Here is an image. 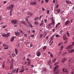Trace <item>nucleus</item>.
Instances as JSON below:
<instances>
[{"instance_id":"obj_1","label":"nucleus","mask_w":74,"mask_h":74,"mask_svg":"<svg viewBox=\"0 0 74 74\" xmlns=\"http://www.w3.org/2000/svg\"><path fill=\"white\" fill-rule=\"evenodd\" d=\"M11 22L12 24H16L17 23L18 21L17 20H13L11 21Z\"/></svg>"},{"instance_id":"obj_63","label":"nucleus","mask_w":74,"mask_h":74,"mask_svg":"<svg viewBox=\"0 0 74 74\" xmlns=\"http://www.w3.org/2000/svg\"><path fill=\"white\" fill-rule=\"evenodd\" d=\"M8 49V47H5L4 48V49Z\"/></svg>"},{"instance_id":"obj_30","label":"nucleus","mask_w":74,"mask_h":74,"mask_svg":"<svg viewBox=\"0 0 74 74\" xmlns=\"http://www.w3.org/2000/svg\"><path fill=\"white\" fill-rule=\"evenodd\" d=\"M29 26H30L31 28L33 27V26L32 25V24H29Z\"/></svg>"},{"instance_id":"obj_9","label":"nucleus","mask_w":74,"mask_h":74,"mask_svg":"<svg viewBox=\"0 0 74 74\" xmlns=\"http://www.w3.org/2000/svg\"><path fill=\"white\" fill-rule=\"evenodd\" d=\"M72 58H70L69 60V67H71V64H70V63H72Z\"/></svg>"},{"instance_id":"obj_45","label":"nucleus","mask_w":74,"mask_h":74,"mask_svg":"<svg viewBox=\"0 0 74 74\" xmlns=\"http://www.w3.org/2000/svg\"><path fill=\"white\" fill-rule=\"evenodd\" d=\"M18 70H19L18 68L17 69H16V73H18Z\"/></svg>"},{"instance_id":"obj_58","label":"nucleus","mask_w":74,"mask_h":74,"mask_svg":"<svg viewBox=\"0 0 74 74\" xmlns=\"http://www.w3.org/2000/svg\"><path fill=\"white\" fill-rule=\"evenodd\" d=\"M42 9L43 11H45V9H44V8L42 7Z\"/></svg>"},{"instance_id":"obj_20","label":"nucleus","mask_w":74,"mask_h":74,"mask_svg":"<svg viewBox=\"0 0 74 74\" xmlns=\"http://www.w3.org/2000/svg\"><path fill=\"white\" fill-rule=\"evenodd\" d=\"M34 24H35V25H39V23L36 21H35V22H34Z\"/></svg>"},{"instance_id":"obj_61","label":"nucleus","mask_w":74,"mask_h":74,"mask_svg":"<svg viewBox=\"0 0 74 74\" xmlns=\"http://www.w3.org/2000/svg\"><path fill=\"white\" fill-rule=\"evenodd\" d=\"M52 31H53V32H55V29H52Z\"/></svg>"},{"instance_id":"obj_40","label":"nucleus","mask_w":74,"mask_h":74,"mask_svg":"<svg viewBox=\"0 0 74 74\" xmlns=\"http://www.w3.org/2000/svg\"><path fill=\"white\" fill-rule=\"evenodd\" d=\"M43 24H44L42 23H41L40 24V25H39L40 26H42Z\"/></svg>"},{"instance_id":"obj_62","label":"nucleus","mask_w":74,"mask_h":74,"mask_svg":"<svg viewBox=\"0 0 74 74\" xmlns=\"http://www.w3.org/2000/svg\"><path fill=\"white\" fill-rule=\"evenodd\" d=\"M10 16H12V12H10Z\"/></svg>"},{"instance_id":"obj_46","label":"nucleus","mask_w":74,"mask_h":74,"mask_svg":"<svg viewBox=\"0 0 74 74\" xmlns=\"http://www.w3.org/2000/svg\"><path fill=\"white\" fill-rule=\"evenodd\" d=\"M60 37V36L58 35H56V37Z\"/></svg>"},{"instance_id":"obj_4","label":"nucleus","mask_w":74,"mask_h":74,"mask_svg":"<svg viewBox=\"0 0 74 74\" xmlns=\"http://www.w3.org/2000/svg\"><path fill=\"white\" fill-rule=\"evenodd\" d=\"M13 7H14V5H11L7 7H6V9H12L13 8Z\"/></svg>"},{"instance_id":"obj_5","label":"nucleus","mask_w":74,"mask_h":74,"mask_svg":"<svg viewBox=\"0 0 74 74\" xmlns=\"http://www.w3.org/2000/svg\"><path fill=\"white\" fill-rule=\"evenodd\" d=\"M62 71L63 72H64L65 73H66V74H69V72L67 71V69H63Z\"/></svg>"},{"instance_id":"obj_12","label":"nucleus","mask_w":74,"mask_h":74,"mask_svg":"<svg viewBox=\"0 0 74 74\" xmlns=\"http://www.w3.org/2000/svg\"><path fill=\"white\" fill-rule=\"evenodd\" d=\"M74 52V49H71L69 51V52L70 53H72Z\"/></svg>"},{"instance_id":"obj_7","label":"nucleus","mask_w":74,"mask_h":74,"mask_svg":"<svg viewBox=\"0 0 74 74\" xmlns=\"http://www.w3.org/2000/svg\"><path fill=\"white\" fill-rule=\"evenodd\" d=\"M36 55L37 56H39L41 55V53L39 51H37L36 53Z\"/></svg>"},{"instance_id":"obj_44","label":"nucleus","mask_w":74,"mask_h":74,"mask_svg":"<svg viewBox=\"0 0 74 74\" xmlns=\"http://www.w3.org/2000/svg\"><path fill=\"white\" fill-rule=\"evenodd\" d=\"M27 23L28 24H29V25L30 24H31V23H30V22L29 21H27Z\"/></svg>"},{"instance_id":"obj_17","label":"nucleus","mask_w":74,"mask_h":74,"mask_svg":"<svg viewBox=\"0 0 74 74\" xmlns=\"http://www.w3.org/2000/svg\"><path fill=\"white\" fill-rule=\"evenodd\" d=\"M66 60V58H63L62 60V62L64 63L65 61Z\"/></svg>"},{"instance_id":"obj_37","label":"nucleus","mask_w":74,"mask_h":74,"mask_svg":"<svg viewBox=\"0 0 74 74\" xmlns=\"http://www.w3.org/2000/svg\"><path fill=\"white\" fill-rule=\"evenodd\" d=\"M44 1H42L41 2V4H43V3H44Z\"/></svg>"},{"instance_id":"obj_29","label":"nucleus","mask_w":74,"mask_h":74,"mask_svg":"<svg viewBox=\"0 0 74 74\" xmlns=\"http://www.w3.org/2000/svg\"><path fill=\"white\" fill-rule=\"evenodd\" d=\"M28 15H30V16H32V15H33V14H32L31 13H29L28 14Z\"/></svg>"},{"instance_id":"obj_19","label":"nucleus","mask_w":74,"mask_h":74,"mask_svg":"<svg viewBox=\"0 0 74 74\" xmlns=\"http://www.w3.org/2000/svg\"><path fill=\"white\" fill-rule=\"evenodd\" d=\"M14 51H15V53L16 55H18V51L17 49H14Z\"/></svg>"},{"instance_id":"obj_10","label":"nucleus","mask_w":74,"mask_h":74,"mask_svg":"<svg viewBox=\"0 0 74 74\" xmlns=\"http://www.w3.org/2000/svg\"><path fill=\"white\" fill-rule=\"evenodd\" d=\"M59 66H56L55 67L54 69V70L53 71V72L54 73L56 72V70L58 68H59Z\"/></svg>"},{"instance_id":"obj_60","label":"nucleus","mask_w":74,"mask_h":74,"mask_svg":"<svg viewBox=\"0 0 74 74\" xmlns=\"http://www.w3.org/2000/svg\"><path fill=\"white\" fill-rule=\"evenodd\" d=\"M41 23H43V24H44V22H43V20H42V21H41Z\"/></svg>"},{"instance_id":"obj_36","label":"nucleus","mask_w":74,"mask_h":74,"mask_svg":"<svg viewBox=\"0 0 74 74\" xmlns=\"http://www.w3.org/2000/svg\"><path fill=\"white\" fill-rule=\"evenodd\" d=\"M50 12V10H47V14H49Z\"/></svg>"},{"instance_id":"obj_26","label":"nucleus","mask_w":74,"mask_h":74,"mask_svg":"<svg viewBox=\"0 0 74 74\" xmlns=\"http://www.w3.org/2000/svg\"><path fill=\"white\" fill-rule=\"evenodd\" d=\"M56 60H57V58H56L53 60H52V62H56Z\"/></svg>"},{"instance_id":"obj_23","label":"nucleus","mask_w":74,"mask_h":74,"mask_svg":"<svg viewBox=\"0 0 74 74\" xmlns=\"http://www.w3.org/2000/svg\"><path fill=\"white\" fill-rule=\"evenodd\" d=\"M39 19V17H37L34 19V20H35V21H37V20H38V19Z\"/></svg>"},{"instance_id":"obj_52","label":"nucleus","mask_w":74,"mask_h":74,"mask_svg":"<svg viewBox=\"0 0 74 74\" xmlns=\"http://www.w3.org/2000/svg\"><path fill=\"white\" fill-rule=\"evenodd\" d=\"M33 47V45L32 44V43H31L30 45V47Z\"/></svg>"},{"instance_id":"obj_50","label":"nucleus","mask_w":74,"mask_h":74,"mask_svg":"<svg viewBox=\"0 0 74 74\" xmlns=\"http://www.w3.org/2000/svg\"><path fill=\"white\" fill-rule=\"evenodd\" d=\"M48 36H47L46 37V40H48Z\"/></svg>"},{"instance_id":"obj_48","label":"nucleus","mask_w":74,"mask_h":74,"mask_svg":"<svg viewBox=\"0 0 74 74\" xmlns=\"http://www.w3.org/2000/svg\"><path fill=\"white\" fill-rule=\"evenodd\" d=\"M34 36V34L33 35H31V37H33Z\"/></svg>"},{"instance_id":"obj_18","label":"nucleus","mask_w":74,"mask_h":74,"mask_svg":"<svg viewBox=\"0 0 74 74\" xmlns=\"http://www.w3.org/2000/svg\"><path fill=\"white\" fill-rule=\"evenodd\" d=\"M55 21L53 19L52 20V22H51V23H50V24H51V25H55Z\"/></svg>"},{"instance_id":"obj_15","label":"nucleus","mask_w":74,"mask_h":74,"mask_svg":"<svg viewBox=\"0 0 74 74\" xmlns=\"http://www.w3.org/2000/svg\"><path fill=\"white\" fill-rule=\"evenodd\" d=\"M51 24L49 23L47 25V27H48V28H51Z\"/></svg>"},{"instance_id":"obj_24","label":"nucleus","mask_w":74,"mask_h":74,"mask_svg":"<svg viewBox=\"0 0 74 74\" xmlns=\"http://www.w3.org/2000/svg\"><path fill=\"white\" fill-rule=\"evenodd\" d=\"M21 23L22 24H24L25 25H26V24H27L26 23H25V22H24V21L21 22Z\"/></svg>"},{"instance_id":"obj_55","label":"nucleus","mask_w":74,"mask_h":74,"mask_svg":"<svg viewBox=\"0 0 74 74\" xmlns=\"http://www.w3.org/2000/svg\"><path fill=\"white\" fill-rule=\"evenodd\" d=\"M4 66H5L4 64H3L2 67L3 69H4Z\"/></svg>"},{"instance_id":"obj_3","label":"nucleus","mask_w":74,"mask_h":74,"mask_svg":"<svg viewBox=\"0 0 74 74\" xmlns=\"http://www.w3.org/2000/svg\"><path fill=\"white\" fill-rule=\"evenodd\" d=\"M10 33H8L7 34H2V36H4L5 37H8L10 36Z\"/></svg>"},{"instance_id":"obj_34","label":"nucleus","mask_w":74,"mask_h":74,"mask_svg":"<svg viewBox=\"0 0 74 74\" xmlns=\"http://www.w3.org/2000/svg\"><path fill=\"white\" fill-rule=\"evenodd\" d=\"M43 36V34H40V36H39V37H40V38H42Z\"/></svg>"},{"instance_id":"obj_2","label":"nucleus","mask_w":74,"mask_h":74,"mask_svg":"<svg viewBox=\"0 0 74 74\" xmlns=\"http://www.w3.org/2000/svg\"><path fill=\"white\" fill-rule=\"evenodd\" d=\"M27 61H28V64H27V65L28 66H31V60L30 59H29V58H28L27 59H26Z\"/></svg>"},{"instance_id":"obj_54","label":"nucleus","mask_w":74,"mask_h":74,"mask_svg":"<svg viewBox=\"0 0 74 74\" xmlns=\"http://www.w3.org/2000/svg\"><path fill=\"white\" fill-rule=\"evenodd\" d=\"M62 45L61 43H60V44H58V46H60V45Z\"/></svg>"},{"instance_id":"obj_11","label":"nucleus","mask_w":74,"mask_h":74,"mask_svg":"<svg viewBox=\"0 0 74 74\" xmlns=\"http://www.w3.org/2000/svg\"><path fill=\"white\" fill-rule=\"evenodd\" d=\"M66 4H72V3L71 1H69V0L67 1V0H66Z\"/></svg>"},{"instance_id":"obj_49","label":"nucleus","mask_w":74,"mask_h":74,"mask_svg":"<svg viewBox=\"0 0 74 74\" xmlns=\"http://www.w3.org/2000/svg\"><path fill=\"white\" fill-rule=\"evenodd\" d=\"M48 1H49V0H45V2L46 3H47Z\"/></svg>"},{"instance_id":"obj_25","label":"nucleus","mask_w":74,"mask_h":74,"mask_svg":"<svg viewBox=\"0 0 74 74\" xmlns=\"http://www.w3.org/2000/svg\"><path fill=\"white\" fill-rule=\"evenodd\" d=\"M3 46L4 47H8V45H7L5 44H3Z\"/></svg>"},{"instance_id":"obj_39","label":"nucleus","mask_w":74,"mask_h":74,"mask_svg":"<svg viewBox=\"0 0 74 74\" xmlns=\"http://www.w3.org/2000/svg\"><path fill=\"white\" fill-rule=\"evenodd\" d=\"M16 69H14L12 73H14L16 72Z\"/></svg>"},{"instance_id":"obj_56","label":"nucleus","mask_w":74,"mask_h":74,"mask_svg":"<svg viewBox=\"0 0 74 74\" xmlns=\"http://www.w3.org/2000/svg\"><path fill=\"white\" fill-rule=\"evenodd\" d=\"M61 54V51H60V53H58V55H60Z\"/></svg>"},{"instance_id":"obj_8","label":"nucleus","mask_w":74,"mask_h":74,"mask_svg":"<svg viewBox=\"0 0 74 74\" xmlns=\"http://www.w3.org/2000/svg\"><path fill=\"white\" fill-rule=\"evenodd\" d=\"M73 45H70L69 46H68V47H66V49H72V48L73 47Z\"/></svg>"},{"instance_id":"obj_31","label":"nucleus","mask_w":74,"mask_h":74,"mask_svg":"<svg viewBox=\"0 0 74 74\" xmlns=\"http://www.w3.org/2000/svg\"><path fill=\"white\" fill-rule=\"evenodd\" d=\"M64 48V46H62V47H60V50L61 51H62L63 49Z\"/></svg>"},{"instance_id":"obj_21","label":"nucleus","mask_w":74,"mask_h":74,"mask_svg":"<svg viewBox=\"0 0 74 74\" xmlns=\"http://www.w3.org/2000/svg\"><path fill=\"white\" fill-rule=\"evenodd\" d=\"M24 70L23 69V67H22L21 69V70L20 71V73H23L24 71Z\"/></svg>"},{"instance_id":"obj_32","label":"nucleus","mask_w":74,"mask_h":74,"mask_svg":"<svg viewBox=\"0 0 74 74\" xmlns=\"http://www.w3.org/2000/svg\"><path fill=\"white\" fill-rule=\"evenodd\" d=\"M66 34H67L68 37L69 36V34L68 32V31L66 32Z\"/></svg>"},{"instance_id":"obj_42","label":"nucleus","mask_w":74,"mask_h":74,"mask_svg":"<svg viewBox=\"0 0 74 74\" xmlns=\"http://www.w3.org/2000/svg\"><path fill=\"white\" fill-rule=\"evenodd\" d=\"M53 3H56V1L55 0H53Z\"/></svg>"},{"instance_id":"obj_22","label":"nucleus","mask_w":74,"mask_h":74,"mask_svg":"<svg viewBox=\"0 0 74 74\" xmlns=\"http://www.w3.org/2000/svg\"><path fill=\"white\" fill-rule=\"evenodd\" d=\"M15 35L16 36H18L20 35V34L18 32H15Z\"/></svg>"},{"instance_id":"obj_27","label":"nucleus","mask_w":74,"mask_h":74,"mask_svg":"<svg viewBox=\"0 0 74 74\" xmlns=\"http://www.w3.org/2000/svg\"><path fill=\"white\" fill-rule=\"evenodd\" d=\"M43 50H45L46 48H47V46H45L43 47Z\"/></svg>"},{"instance_id":"obj_47","label":"nucleus","mask_w":74,"mask_h":74,"mask_svg":"<svg viewBox=\"0 0 74 74\" xmlns=\"http://www.w3.org/2000/svg\"><path fill=\"white\" fill-rule=\"evenodd\" d=\"M65 41L64 42V44H66L67 42V40H65Z\"/></svg>"},{"instance_id":"obj_41","label":"nucleus","mask_w":74,"mask_h":74,"mask_svg":"<svg viewBox=\"0 0 74 74\" xmlns=\"http://www.w3.org/2000/svg\"><path fill=\"white\" fill-rule=\"evenodd\" d=\"M64 31V30H61V31H60V32L61 33H62Z\"/></svg>"},{"instance_id":"obj_14","label":"nucleus","mask_w":74,"mask_h":74,"mask_svg":"<svg viewBox=\"0 0 74 74\" xmlns=\"http://www.w3.org/2000/svg\"><path fill=\"white\" fill-rule=\"evenodd\" d=\"M70 23V22L69 21L67 20L66 22L65 23V24L66 25H67L68 24H69Z\"/></svg>"},{"instance_id":"obj_33","label":"nucleus","mask_w":74,"mask_h":74,"mask_svg":"<svg viewBox=\"0 0 74 74\" xmlns=\"http://www.w3.org/2000/svg\"><path fill=\"white\" fill-rule=\"evenodd\" d=\"M60 9H58L57 10V13H59L60 12Z\"/></svg>"},{"instance_id":"obj_38","label":"nucleus","mask_w":74,"mask_h":74,"mask_svg":"<svg viewBox=\"0 0 74 74\" xmlns=\"http://www.w3.org/2000/svg\"><path fill=\"white\" fill-rule=\"evenodd\" d=\"M51 60H49L48 61V62L49 63H50L51 62Z\"/></svg>"},{"instance_id":"obj_6","label":"nucleus","mask_w":74,"mask_h":74,"mask_svg":"<svg viewBox=\"0 0 74 74\" xmlns=\"http://www.w3.org/2000/svg\"><path fill=\"white\" fill-rule=\"evenodd\" d=\"M63 40L64 41H65V40H68V38L66 37V35H64L63 36Z\"/></svg>"},{"instance_id":"obj_13","label":"nucleus","mask_w":74,"mask_h":74,"mask_svg":"<svg viewBox=\"0 0 74 74\" xmlns=\"http://www.w3.org/2000/svg\"><path fill=\"white\" fill-rule=\"evenodd\" d=\"M36 4V2H32L30 3V4L32 5H34Z\"/></svg>"},{"instance_id":"obj_35","label":"nucleus","mask_w":74,"mask_h":74,"mask_svg":"<svg viewBox=\"0 0 74 74\" xmlns=\"http://www.w3.org/2000/svg\"><path fill=\"white\" fill-rule=\"evenodd\" d=\"M44 21H45V23H46L47 22V19H44Z\"/></svg>"},{"instance_id":"obj_16","label":"nucleus","mask_w":74,"mask_h":74,"mask_svg":"<svg viewBox=\"0 0 74 74\" xmlns=\"http://www.w3.org/2000/svg\"><path fill=\"white\" fill-rule=\"evenodd\" d=\"M60 23H58L56 24V28H57V27L59 26L60 25Z\"/></svg>"},{"instance_id":"obj_59","label":"nucleus","mask_w":74,"mask_h":74,"mask_svg":"<svg viewBox=\"0 0 74 74\" xmlns=\"http://www.w3.org/2000/svg\"><path fill=\"white\" fill-rule=\"evenodd\" d=\"M25 21H28V19L27 18H25Z\"/></svg>"},{"instance_id":"obj_51","label":"nucleus","mask_w":74,"mask_h":74,"mask_svg":"<svg viewBox=\"0 0 74 74\" xmlns=\"http://www.w3.org/2000/svg\"><path fill=\"white\" fill-rule=\"evenodd\" d=\"M24 36L26 37H27V34H25L24 35Z\"/></svg>"},{"instance_id":"obj_53","label":"nucleus","mask_w":74,"mask_h":74,"mask_svg":"<svg viewBox=\"0 0 74 74\" xmlns=\"http://www.w3.org/2000/svg\"><path fill=\"white\" fill-rule=\"evenodd\" d=\"M7 26V25H6L5 26H2V27L3 28H5V27Z\"/></svg>"},{"instance_id":"obj_28","label":"nucleus","mask_w":74,"mask_h":74,"mask_svg":"<svg viewBox=\"0 0 74 74\" xmlns=\"http://www.w3.org/2000/svg\"><path fill=\"white\" fill-rule=\"evenodd\" d=\"M14 37H13L11 38V39L10 40L11 41H13V40H14Z\"/></svg>"},{"instance_id":"obj_43","label":"nucleus","mask_w":74,"mask_h":74,"mask_svg":"<svg viewBox=\"0 0 74 74\" xmlns=\"http://www.w3.org/2000/svg\"><path fill=\"white\" fill-rule=\"evenodd\" d=\"M53 36H51L50 38V39L51 40H53Z\"/></svg>"},{"instance_id":"obj_64","label":"nucleus","mask_w":74,"mask_h":74,"mask_svg":"<svg viewBox=\"0 0 74 74\" xmlns=\"http://www.w3.org/2000/svg\"><path fill=\"white\" fill-rule=\"evenodd\" d=\"M20 33H22V30H20Z\"/></svg>"},{"instance_id":"obj_57","label":"nucleus","mask_w":74,"mask_h":74,"mask_svg":"<svg viewBox=\"0 0 74 74\" xmlns=\"http://www.w3.org/2000/svg\"><path fill=\"white\" fill-rule=\"evenodd\" d=\"M50 56V57H53V56L52 54H51Z\"/></svg>"}]
</instances>
